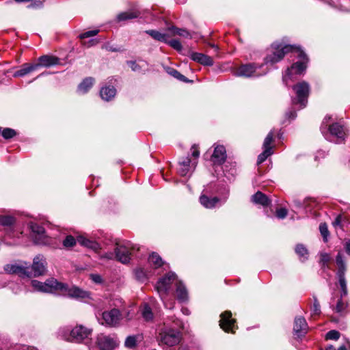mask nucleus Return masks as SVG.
Segmentation results:
<instances>
[{
	"label": "nucleus",
	"mask_w": 350,
	"mask_h": 350,
	"mask_svg": "<svg viewBox=\"0 0 350 350\" xmlns=\"http://www.w3.org/2000/svg\"><path fill=\"white\" fill-rule=\"evenodd\" d=\"M180 340V333L174 328L165 327L161 331L158 336V341L160 345L167 346H174Z\"/></svg>",
	"instance_id": "nucleus-7"
},
{
	"label": "nucleus",
	"mask_w": 350,
	"mask_h": 350,
	"mask_svg": "<svg viewBox=\"0 0 350 350\" xmlns=\"http://www.w3.org/2000/svg\"><path fill=\"white\" fill-rule=\"evenodd\" d=\"M273 132L271 131L265 137L262 145L263 151L258 157V165H260L264 162L269 156L273 153L271 146V144L273 140Z\"/></svg>",
	"instance_id": "nucleus-13"
},
{
	"label": "nucleus",
	"mask_w": 350,
	"mask_h": 350,
	"mask_svg": "<svg viewBox=\"0 0 350 350\" xmlns=\"http://www.w3.org/2000/svg\"><path fill=\"white\" fill-rule=\"evenodd\" d=\"M103 257L107 259H112L113 258V254L111 252L106 253L103 256Z\"/></svg>",
	"instance_id": "nucleus-60"
},
{
	"label": "nucleus",
	"mask_w": 350,
	"mask_h": 350,
	"mask_svg": "<svg viewBox=\"0 0 350 350\" xmlns=\"http://www.w3.org/2000/svg\"><path fill=\"white\" fill-rule=\"evenodd\" d=\"M142 315L146 321H149L153 319L154 315L152 309L147 304H144L142 309Z\"/></svg>",
	"instance_id": "nucleus-36"
},
{
	"label": "nucleus",
	"mask_w": 350,
	"mask_h": 350,
	"mask_svg": "<svg viewBox=\"0 0 350 350\" xmlns=\"http://www.w3.org/2000/svg\"><path fill=\"white\" fill-rule=\"evenodd\" d=\"M98 32H99L98 29H94V30L88 31H85V32H84L83 33H81L79 35V38L81 39L88 38L92 37V36H94L97 35Z\"/></svg>",
	"instance_id": "nucleus-46"
},
{
	"label": "nucleus",
	"mask_w": 350,
	"mask_h": 350,
	"mask_svg": "<svg viewBox=\"0 0 350 350\" xmlns=\"http://www.w3.org/2000/svg\"><path fill=\"white\" fill-rule=\"evenodd\" d=\"M288 211L284 208H280L276 211V217L279 219H284L287 216Z\"/></svg>",
	"instance_id": "nucleus-48"
},
{
	"label": "nucleus",
	"mask_w": 350,
	"mask_h": 350,
	"mask_svg": "<svg viewBox=\"0 0 350 350\" xmlns=\"http://www.w3.org/2000/svg\"><path fill=\"white\" fill-rule=\"evenodd\" d=\"M326 155H327V153L325 151L319 150L316 152L315 156H314V159L316 161H318L321 158H324Z\"/></svg>",
	"instance_id": "nucleus-52"
},
{
	"label": "nucleus",
	"mask_w": 350,
	"mask_h": 350,
	"mask_svg": "<svg viewBox=\"0 0 350 350\" xmlns=\"http://www.w3.org/2000/svg\"><path fill=\"white\" fill-rule=\"evenodd\" d=\"M39 63L36 64L40 65V67L49 68L53 66L58 65L60 64V59L53 55H42L38 58Z\"/></svg>",
	"instance_id": "nucleus-24"
},
{
	"label": "nucleus",
	"mask_w": 350,
	"mask_h": 350,
	"mask_svg": "<svg viewBox=\"0 0 350 350\" xmlns=\"http://www.w3.org/2000/svg\"><path fill=\"white\" fill-rule=\"evenodd\" d=\"M116 94V89L113 86L106 85L100 90L101 98L106 101L111 100Z\"/></svg>",
	"instance_id": "nucleus-27"
},
{
	"label": "nucleus",
	"mask_w": 350,
	"mask_h": 350,
	"mask_svg": "<svg viewBox=\"0 0 350 350\" xmlns=\"http://www.w3.org/2000/svg\"><path fill=\"white\" fill-rule=\"evenodd\" d=\"M319 230H320L321 234L323 237V241L324 242H327V238H328V237L329 235V232L327 224L325 223L320 224V225H319Z\"/></svg>",
	"instance_id": "nucleus-41"
},
{
	"label": "nucleus",
	"mask_w": 350,
	"mask_h": 350,
	"mask_svg": "<svg viewBox=\"0 0 350 350\" xmlns=\"http://www.w3.org/2000/svg\"><path fill=\"white\" fill-rule=\"evenodd\" d=\"M336 263L337 266L336 277L338 281L337 285L340 290V299L337 301L335 310L340 314H344L348 306L347 302L342 300V297L348 295L347 281L346 279L347 266L340 252H338L336 256Z\"/></svg>",
	"instance_id": "nucleus-2"
},
{
	"label": "nucleus",
	"mask_w": 350,
	"mask_h": 350,
	"mask_svg": "<svg viewBox=\"0 0 350 350\" xmlns=\"http://www.w3.org/2000/svg\"><path fill=\"white\" fill-rule=\"evenodd\" d=\"M94 79L92 77H86L79 83L77 88V92L80 94L87 93L92 87Z\"/></svg>",
	"instance_id": "nucleus-29"
},
{
	"label": "nucleus",
	"mask_w": 350,
	"mask_h": 350,
	"mask_svg": "<svg viewBox=\"0 0 350 350\" xmlns=\"http://www.w3.org/2000/svg\"><path fill=\"white\" fill-rule=\"evenodd\" d=\"M127 64L130 66L131 69L134 72H141L142 67L137 64L135 61H127Z\"/></svg>",
	"instance_id": "nucleus-47"
},
{
	"label": "nucleus",
	"mask_w": 350,
	"mask_h": 350,
	"mask_svg": "<svg viewBox=\"0 0 350 350\" xmlns=\"http://www.w3.org/2000/svg\"><path fill=\"white\" fill-rule=\"evenodd\" d=\"M293 90L295 93V97L292 98L293 105H299L300 109L306 107L308 98L310 92V85L306 81L297 83L293 86Z\"/></svg>",
	"instance_id": "nucleus-4"
},
{
	"label": "nucleus",
	"mask_w": 350,
	"mask_h": 350,
	"mask_svg": "<svg viewBox=\"0 0 350 350\" xmlns=\"http://www.w3.org/2000/svg\"><path fill=\"white\" fill-rule=\"evenodd\" d=\"M5 75V74H1L0 73V85L3 84V81L4 79V77L3 76Z\"/></svg>",
	"instance_id": "nucleus-63"
},
{
	"label": "nucleus",
	"mask_w": 350,
	"mask_h": 350,
	"mask_svg": "<svg viewBox=\"0 0 350 350\" xmlns=\"http://www.w3.org/2000/svg\"><path fill=\"white\" fill-rule=\"evenodd\" d=\"M98 42L96 40V39H91L90 41H89V46H93V45H95L98 43Z\"/></svg>",
	"instance_id": "nucleus-61"
},
{
	"label": "nucleus",
	"mask_w": 350,
	"mask_h": 350,
	"mask_svg": "<svg viewBox=\"0 0 350 350\" xmlns=\"http://www.w3.org/2000/svg\"><path fill=\"white\" fill-rule=\"evenodd\" d=\"M308 330V324L306 319L302 317H295L294 321L293 332L295 335L298 337L304 336Z\"/></svg>",
	"instance_id": "nucleus-20"
},
{
	"label": "nucleus",
	"mask_w": 350,
	"mask_h": 350,
	"mask_svg": "<svg viewBox=\"0 0 350 350\" xmlns=\"http://www.w3.org/2000/svg\"><path fill=\"white\" fill-rule=\"evenodd\" d=\"M221 319L219 321L220 327L226 332H234L236 329L235 320L232 319V313L230 311H225L220 315Z\"/></svg>",
	"instance_id": "nucleus-16"
},
{
	"label": "nucleus",
	"mask_w": 350,
	"mask_h": 350,
	"mask_svg": "<svg viewBox=\"0 0 350 350\" xmlns=\"http://www.w3.org/2000/svg\"><path fill=\"white\" fill-rule=\"evenodd\" d=\"M31 285L35 290L44 293L58 292L59 288L64 286L53 278L47 279L44 282L33 280L31 281Z\"/></svg>",
	"instance_id": "nucleus-8"
},
{
	"label": "nucleus",
	"mask_w": 350,
	"mask_h": 350,
	"mask_svg": "<svg viewBox=\"0 0 350 350\" xmlns=\"http://www.w3.org/2000/svg\"><path fill=\"white\" fill-rule=\"evenodd\" d=\"M251 200L254 204H260L262 206H269L271 204V200L269 198L260 191L252 196Z\"/></svg>",
	"instance_id": "nucleus-26"
},
{
	"label": "nucleus",
	"mask_w": 350,
	"mask_h": 350,
	"mask_svg": "<svg viewBox=\"0 0 350 350\" xmlns=\"http://www.w3.org/2000/svg\"><path fill=\"white\" fill-rule=\"evenodd\" d=\"M330 260V256L327 253H323L321 254L320 262L323 264V266L327 265Z\"/></svg>",
	"instance_id": "nucleus-49"
},
{
	"label": "nucleus",
	"mask_w": 350,
	"mask_h": 350,
	"mask_svg": "<svg viewBox=\"0 0 350 350\" xmlns=\"http://www.w3.org/2000/svg\"><path fill=\"white\" fill-rule=\"evenodd\" d=\"M179 171L180 175H186L187 174H192L196 167L197 161H192L191 159L188 156L183 158L179 162Z\"/></svg>",
	"instance_id": "nucleus-19"
},
{
	"label": "nucleus",
	"mask_w": 350,
	"mask_h": 350,
	"mask_svg": "<svg viewBox=\"0 0 350 350\" xmlns=\"http://www.w3.org/2000/svg\"><path fill=\"white\" fill-rule=\"evenodd\" d=\"M104 49H105L107 51H111V52H117V51H120V49L119 48H117V47H114L113 46H111L109 44H106L103 46Z\"/></svg>",
	"instance_id": "nucleus-55"
},
{
	"label": "nucleus",
	"mask_w": 350,
	"mask_h": 350,
	"mask_svg": "<svg viewBox=\"0 0 350 350\" xmlns=\"http://www.w3.org/2000/svg\"><path fill=\"white\" fill-rule=\"evenodd\" d=\"M96 344L100 350H113L116 342L109 336L100 334L97 337Z\"/></svg>",
	"instance_id": "nucleus-21"
},
{
	"label": "nucleus",
	"mask_w": 350,
	"mask_h": 350,
	"mask_svg": "<svg viewBox=\"0 0 350 350\" xmlns=\"http://www.w3.org/2000/svg\"><path fill=\"white\" fill-rule=\"evenodd\" d=\"M136 275L137 278H140L142 275H144V273H143L142 271H137Z\"/></svg>",
	"instance_id": "nucleus-62"
},
{
	"label": "nucleus",
	"mask_w": 350,
	"mask_h": 350,
	"mask_svg": "<svg viewBox=\"0 0 350 350\" xmlns=\"http://www.w3.org/2000/svg\"><path fill=\"white\" fill-rule=\"evenodd\" d=\"M77 241L81 245L90 248L94 251H97L100 248V245L97 242L88 239L82 236L77 237Z\"/></svg>",
	"instance_id": "nucleus-31"
},
{
	"label": "nucleus",
	"mask_w": 350,
	"mask_h": 350,
	"mask_svg": "<svg viewBox=\"0 0 350 350\" xmlns=\"http://www.w3.org/2000/svg\"><path fill=\"white\" fill-rule=\"evenodd\" d=\"M2 137L5 139H10L16 135V132L14 129L10 128H5L1 131Z\"/></svg>",
	"instance_id": "nucleus-39"
},
{
	"label": "nucleus",
	"mask_w": 350,
	"mask_h": 350,
	"mask_svg": "<svg viewBox=\"0 0 350 350\" xmlns=\"http://www.w3.org/2000/svg\"><path fill=\"white\" fill-rule=\"evenodd\" d=\"M69 335L66 336L64 331H62V337L72 342H81L85 340H88L92 334V329L83 325H77L72 330H68Z\"/></svg>",
	"instance_id": "nucleus-6"
},
{
	"label": "nucleus",
	"mask_w": 350,
	"mask_h": 350,
	"mask_svg": "<svg viewBox=\"0 0 350 350\" xmlns=\"http://www.w3.org/2000/svg\"><path fill=\"white\" fill-rule=\"evenodd\" d=\"M345 250L346 253L350 256V240L347 241L345 244Z\"/></svg>",
	"instance_id": "nucleus-58"
},
{
	"label": "nucleus",
	"mask_w": 350,
	"mask_h": 350,
	"mask_svg": "<svg viewBox=\"0 0 350 350\" xmlns=\"http://www.w3.org/2000/svg\"><path fill=\"white\" fill-rule=\"evenodd\" d=\"M293 202L295 204V206L298 208H301L304 206V202H301L300 200L297 199H295L293 200Z\"/></svg>",
	"instance_id": "nucleus-59"
},
{
	"label": "nucleus",
	"mask_w": 350,
	"mask_h": 350,
	"mask_svg": "<svg viewBox=\"0 0 350 350\" xmlns=\"http://www.w3.org/2000/svg\"><path fill=\"white\" fill-rule=\"evenodd\" d=\"M77 239L76 240L72 235H68L63 240L62 243L64 247L70 248L76 245Z\"/></svg>",
	"instance_id": "nucleus-40"
},
{
	"label": "nucleus",
	"mask_w": 350,
	"mask_h": 350,
	"mask_svg": "<svg viewBox=\"0 0 350 350\" xmlns=\"http://www.w3.org/2000/svg\"><path fill=\"white\" fill-rule=\"evenodd\" d=\"M176 279V274L173 272H169L157 282L155 288L162 299L167 293L172 282Z\"/></svg>",
	"instance_id": "nucleus-12"
},
{
	"label": "nucleus",
	"mask_w": 350,
	"mask_h": 350,
	"mask_svg": "<svg viewBox=\"0 0 350 350\" xmlns=\"http://www.w3.org/2000/svg\"><path fill=\"white\" fill-rule=\"evenodd\" d=\"M168 72L170 75L173 76L174 78H176L181 81H184V82L188 81V80L185 76H184L183 75L180 73L178 70L174 69V68L170 69V70Z\"/></svg>",
	"instance_id": "nucleus-42"
},
{
	"label": "nucleus",
	"mask_w": 350,
	"mask_h": 350,
	"mask_svg": "<svg viewBox=\"0 0 350 350\" xmlns=\"http://www.w3.org/2000/svg\"><path fill=\"white\" fill-rule=\"evenodd\" d=\"M290 52L294 53V56L297 57L299 60L287 68L285 74L283 75L282 79L286 85H288V79H293L294 75L303 74L306 70L308 62L306 54L299 46L276 41L271 44L264 58V64L272 66L280 62L284 55Z\"/></svg>",
	"instance_id": "nucleus-1"
},
{
	"label": "nucleus",
	"mask_w": 350,
	"mask_h": 350,
	"mask_svg": "<svg viewBox=\"0 0 350 350\" xmlns=\"http://www.w3.org/2000/svg\"><path fill=\"white\" fill-rule=\"evenodd\" d=\"M103 319L107 325L116 327L120 323L121 313L118 309L113 308L109 311H105L103 313Z\"/></svg>",
	"instance_id": "nucleus-17"
},
{
	"label": "nucleus",
	"mask_w": 350,
	"mask_h": 350,
	"mask_svg": "<svg viewBox=\"0 0 350 350\" xmlns=\"http://www.w3.org/2000/svg\"><path fill=\"white\" fill-rule=\"evenodd\" d=\"M295 252L301 258H303L304 260H306L308 258V251L304 245L297 244L295 247Z\"/></svg>",
	"instance_id": "nucleus-37"
},
{
	"label": "nucleus",
	"mask_w": 350,
	"mask_h": 350,
	"mask_svg": "<svg viewBox=\"0 0 350 350\" xmlns=\"http://www.w3.org/2000/svg\"><path fill=\"white\" fill-rule=\"evenodd\" d=\"M40 68V65L35 64H23L20 69L14 72L13 77H23L25 75L38 70Z\"/></svg>",
	"instance_id": "nucleus-22"
},
{
	"label": "nucleus",
	"mask_w": 350,
	"mask_h": 350,
	"mask_svg": "<svg viewBox=\"0 0 350 350\" xmlns=\"http://www.w3.org/2000/svg\"><path fill=\"white\" fill-rule=\"evenodd\" d=\"M326 350H347L345 346L342 345L338 349H336L333 345H329L326 348Z\"/></svg>",
	"instance_id": "nucleus-57"
},
{
	"label": "nucleus",
	"mask_w": 350,
	"mask_h": 350,
	"mask_svg": "<svg viewBox=\"0 0 350 350\" xmlns=\"http://www.w3.org/2000/svg\"><path fill=\"white\" fill-rule=\"evenodd\" d=\"M191 151V155L193 157V159L191 160L197 161V159L199 157L200 155V151L198 150L196 145L192 146Z\"/></svg>",
	"instance_id": "nucleus-50"
},
{
	"label": "nucleus",
	"mask_w": 350,
	"mask_h": 350,
	"mask_svg": "<svg viewBox=\"0 0 350 350\" xmlns=\"http://www.w3.org/2000/svg\"><path fill=\"white\" fill-rule=\"evenodd\" d=\"M170 29L175 35H178L184 38H191L190 33L185 29L177 28L173 26Z\"/></svg>",
	"instance_id": "nucleus-38"
},
{
	"label": "nucleus",
	"mask_w": 350,
	"mask_h": 350,
	"mask_svg": "<svg viewBox=\"0 0 350 350\" xmlns=\"http://www.w3.org/2000/svg\"><path fill=\"white\" fill-rule=\"evenodd\" d=\"M176 294L177 299L180 301L184 302L187 300V291L185 286L181 282H178L176 283Z\"/></svg>",
	"instance_id": "nucleus-33"
},
{
	"label": "nucleus",
	"mask_w": 350,
	"mask_h": 350,
	"mask_svg": "<svg viewBox=\"0 0 350 350\" xmlns=\"http://www.w3.org/2000/svg\"><path fill=\"white\" fill-rule=\"evenodd\" d=\"M170 46H172L173 49L177 50V51H181L182 50V44L178 40H171L170 41L167 40V42Z\"/></svg>",
	"instance_id": "nucleus-45"
},
{
	"label": "nucleus",
	"mask_w": 350,
	"mask_h": 350,
	"mask_svg": "<svg viewBox=\"0 0 350 350\" xmlns=\"http://www.w3.org/2000/svg\"><path fill=\"white\" fill-rule=\"evenodd\" d=\"M286 116L288 119L294 120L297 116L296 111L294 109H291L286 112Z\"/></svg>",
	"instance_id": "nucleus-54"
},
{
	"label": "nucleus",
	"mask_w": 350,
	"mask_h": 350,
	"mask_svg": "<svg viewBox=\"0 0 350 350\" xmlns=\"http://www.w3.org/2000/svg\"><path fill=\"white\" fill-rule=\"evenodd\" d=\"M90 278L96 284H100L103 282L102 277L98 274H91Z\"/></svg>",
	"instance_id": "nucleus-51"
},
{
	"label": "nucleus",
	"mask_w": 350,
	"mask_h": 350,
	"mask_svg": "<svg viewBox=\"0 0 350 350\" xmlns=\"http://www.w3.org/2000/svg\"><path fill=\"white\" fill-rule=\"evenodd\" d=\"M342 10L346 11V12H350V8L343 6Z\"/></svg>",
	"instance_id": "nucleus-64"
},
{
	"label": "nucleus",
	"mask_w": 350,
	"mask_h": 350,
	"mask_svg": "<svg viewBox=\"0 0 350 350\" xmlns=\"http://www.w3.org/2000/svg\"><path fill=\"white\" fill-rule=\"evenodd\" d=\"M4 271L9 274H17L22 278H31V271L27 266L20 265L17 264H7L3 267Z\"/></svg>",
	"instance_id": "nucleus-15"
},
{
	"label": "nucleus",
	"mask_w": 350,
	"mask_h": 350,
	"mask_svg": "<svg viewBox=\"0 0 350 350\" xmlns=\"http://www.w3.org/2000/svg\"><path fill=\"white\" fill-rule=\"evenodd\" d=\"M16 223V219L10 215H1L0 225L8 228L7 234H10L14 231L13 226Z\"/></svg>",
	"instance_id": "nucleus-28"
},
{
	"label": "nucleus",
	"mask_w": 350,
	"mask_h": 350,
	"mask_svg": "<svg viewBox=\"0 0 350 350\" xmlns=\"http://www.w3.org/2000/svg\"><path fill=\"white\" fill-rule=\"evenodd\" d=\"M340 332L336 330L329 331L325 336L327 340H337L340 338Z\"/></svg>",
	"instance_id": "nucleus-44"
},
{
	"label": "nucleus",
	"mask_w": 350,
	"mask_h": 350,
	"mask_svg": "<svg viewBox=\"0 0 350 350\" xmlns=\"http://www.w3.org/2000/svg\"><path fill=\"white\" fill-rule=\"evenodd\" d=\"M219 201V198L217 197H214L212 198H209L206 195H202L200 197V202L202 205H203L205 208H214L217 203Z\"/></svg>",
	"instance_id": "nucleus-30"
},
{
	"label": "nucleus",
	"mask_w": 350,
	"mask_h": 350,
	"mask_svg": "<svg viewBox=\"0 0 350 350\" xmlns=\"http://www.w3.org/2000/svg\"><path fill=\"white\" fill-rule=\"evenodd\" d=\"M141 339V336L139 335H133L129 336L124 342V345L127 348H134L137 346V341Z\"/></svg>",
	"instance_id": "nucleus-35"
},
{
	"label": "nucleus",
	"mask_w": 350,
	"mask_h": 350,
	"mask_svg": "<svg viewBox=\"0 0 350 350\" xmlns=\"http://www.w3.org/2000/svg\"><path fill=\"white\" fill-rule=\"evenodd\" d=\"M141 15V12L136 8L119 13L116 16L118 22H123L138 18Z\"/></svg>",
	"instance_id": "nucleus-25"
},
{
	"label": "nucleus",
	"mask_w": 350,
	"mask_h": 350,
	"mask_svg": "<svg viewBox=\"0 0 350 350\" xmlns=\"http://www.w3.org/2000/svg\"><path fill=\"white\" fill-rule=\"evenodd\" d=\"M263 66V64L258 65L256 64H242L234 71V75L236 77H258L266 75L268 72L267 69L262 72L258 70Z\"/></svg>",
	"instance_id": "nucleus-5"
},
{
	"label": "nucleus",
	"mask_w": 350,
	"mask_h": 350,
	"mask_svg": "<svg viewBox=\"0 0 350 350\" xmlns=\"http://www.w3.org/2000/svg\"><path fill=\"white\" fill-rule=\"evenodd\" d=\"M331 118V116H326L323 121V123H322V125L321 126V133L323 134H324V130L326 129L327 126V121Z\"/></svg>",
	"instance_id": "nucleus-53"
},
{
	"label": "nucleus",
	"mask_w": 350,
	"mask_h": 350,
	"mask_svg": "<svg viewBox=\"0 0 350 350\" xmlns=\"http://www.w3.org/2000/svg\"><path fill=\"white\" fill-rule=\"evenodd\" d=\"M116 258L119 262L126 264L131 260V247L129 244H122L117 243L115 248Z\"/></svg>",
	"instance_id": "nucleus-14"
},
{
	"label": "nucleus",
	"mask_w": 350,
	"mask_h": 350,
	"mask_svg": "<svg viewBox=\"0 0 350 350\" xmlns=\"http://www.w3.org/2000/svg\"><path fill=\"white\" fill-rule=\"evenodd\" d=\"M30 228L32 232V239L35 244L41 245H48L52 242V239L46 234L45 229L43 226L31 223Z\"/></svg>",
	"instance_id": "nucleus-9"
},
{
	"label": "nucleus",
	"mask_w": 350,
	"mask_h": 350,
	"mask_svg": "<svg viewBox=\"0 0 350 350\" xmlns=\"http://www.w3.org/2000/svg\"><path fill=\"white\" fill-rule=\"evenodd\" d=\"M148 262L150 265H153L154 268L161 267L163 264V262L160 256L155 252H152L148 258Z\"/></svg>",
	"instance_id": "nucleus-34"
},
{
	"label": "nucleus",
	"mask_w": 350,
	"mask_h": 350,
	"mask_svg": "<svg viewBox=\"0 0 350 350\" xmlns=\"http://www.w3.org/2000/svg\"><path fill=\"white\" fill-rule=\"evenodd\" d=\"M341 221H342V215H338L335 220L333 221L332 224L334 227L336 226H341Z\"/></svg>",
	"instance_id": "nucleus-56"
},
{
	"label": "nucleus",
	"mask_w": 350,
	"mask_h": 350,
	"mask_svg": "<svg viewBox=\"0 0 350 350\" xmlns=\"http://www.w3.org/2000/svg\"><path fill=\"white\" fill-rule=\"evenodd\" d=\"M145 33L150 36L155 40L164 43L167 42L168 35L167 33H161L157 30L153 29L146 30Z\"/></svg>",
	"instance_id": "nucleus-32"
},
{
	"label": "nucleus",
	"mask_w": 350,
	"mask_h": 350,
	"mask_svg": "<svg viewBox=\"0 0 350 350\" xmlns=\"http://www.w3.org/2000/svg\"><path fill=\"white\" fill-rule=\"evenodd\" d=\"M329 140L336 144H341L347 137V131L344 126L336 122L328 126Z\"/></svg>",
	"instance_id": "nucleus-10"
},
{
	"label": "nucleus",
	"mask_w": 350,
	"mask_h": 350,
	"mask_svg": "<svg viewBox=\"0 0 350 350\" xmlns=\"http://www.w3.org/2000/svg\"><path fill=\"white\" fill-rule=\"evenodd\" d=\"M62 288H59L58 292L64 295L75 299L89 298L90 293L88 291H83L81 288L72 286L70 287L67 284L60 282Z\"/></svg>",
	"instance_id": "nucleus-11"
},
{
	"label": "nucleus",
	"mask_w": 350,
	"mask_h": 350,
	"mask_svg": "<svg viewBox=\"0 0 350 350\" xmlns=\"http://www.w3.org/2000/svg\"><path fill=\"white\" fill-rule=\"evenodd\" d=\"M227 154L226 148L222 145H217L211 157V161L213 166L221 167L224 173H229L233 175V170L236 167L235 163L226 161Z\"/></svg>",
	"instance_id": "nucleus-3"
},
{
	"label": "nucleus",
	"mask_w": 350,
	"mask_h": 350,
	"mask_svg": "<svg viewBox=\"0 0 350 350\" xmlns=\"http://www.w3.org/2000/svg\"><path fill=\"white\" fill-rule=\"evenodd\" d=\"M46 262L43 255L38 254L33 260L31 269L33 271V276L38 277L43 275L46 272Z\"/></svg>",
	"instance_id": "nucleus-18"
},
{
	"label": "nucleus",
	"mask_w": 350,
	"mask_h": 350,
	"mask_svg": "<svg viewBox=\"0 0 350 350\" xmlns=\"http://www.w3.org/2000/svg\"><path fill=\"white\" fill-rule=\"evenodd\" d=\"M190 58L203 66H211L213 65V60L210 57L205 54L197 52H193L190 54Z\"/></svg>",
	"instance_id": "nucleus-23"
},
{
	"label": "nucleus",
	"mask_w": 350,
	"mask_h": 350,
	"mask_svg": "<svg viewBox=\"0 0 350 350\" xmlns=\"http://www.w3.org/2000/svg\"><path fill=\"white\" fill-rule=\"evenodd\" d=\"M314 303L312 307V314L319 315L321 313V307L317 297H313Z\"/></svg>",
	"instance_id": "nucleus-43"
}]
</instances>
